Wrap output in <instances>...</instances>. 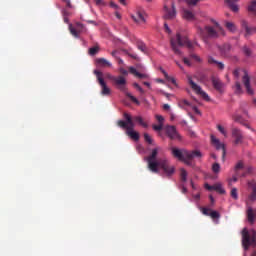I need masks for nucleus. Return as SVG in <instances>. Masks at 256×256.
Wrapping results in <instances>:
<instances>
[{"label":"nucleus","instance_id":"1","mask_svg":"<svg viewBox=\"0 0 256 256\" xmlns=\"http://www.w3.org/2000/svg\"><path fill=\"white\" fill-rule=\"evenodd\" d=\"M160 147H156L152 150L151 154L146 158L148 163V169L152 173H159V169H162L166 177H171L175 173V167L169 164V160L161 158L157 160L159 155Z\"/></svg>","mask_w":256,"mask_h":256},{"label":"nucleus","instance_id":"2","mask_svg":"<svg viewBox=\"0 0 256 256\" xmlns=\"http://www.w3.org/2000/svg\"><path fill=\"white\" fill-rule=\"evenodd\" d=\"M171 153L175 159H178V161H183V163L186 165H193V159H195V157L197 159H201V157H203V154L199 150L189 151L186 149L172 147Z\"/></svg>","mask_w":256,"mask_h":256},{"label":"nucleus","instance_id":"3","mask_svg":"<svg viewBox=\"0 0 256 256\" xmlns=\"http://www.w3.org/2000/svg\"><path fill=\"white\" fill-rule=\"evenodd\" d=\"M170 45L175 55H181V50H179V47H187L188 49H193L195 46V44L191 42L186 35L183 34H175V36H171Z\"/></svg>","mask_w":256,"mask_h":256},{"label":"nucleus","instance_id":"4","mask_svg":"<svg viewBox=\"0 0 256 256\" xmlns=\"http://www.w3.org/2000/svg\"><path fill=\"white\" fill-rule=\"evenodd\" d=\"M124 118L126 121L119 120L117 122L118 127L126 130V135L133 139V141H139V132L135 131V122H133V118L128 113H124Z\"/></svg>","mask_w":256,"mask_h":256},{"label":"nucleus","instance_id":"5","mask_svg":"<svg viewBox=\"0 0 256 256\" xmlns=\"http://www.w3.org/2000/svg\"><path fill=\"white\" fill-rule=\"evenodd\" d=\"M255 235L256 232L254 229L252 230H247V228H243L242 230V245L245 249V251H247V249H249V247L255 245Z\"/></svg>","mask_w":256,"mask_h":256},{"label":"nucleus","instance_id":"6","mask_svg":"<svg viewBox=\"0 0 256 256\" xmlns=\"http://www.w3.org/2000/svg\"><path fill=\"white\" fill-rule=\"evenodd\" d=\"M94 75H96V79L102 88L101 95H111V89L107 87V83H105V79L103 78V72L99 70H94Z\"/></svg>","mask_w":256,"mask_h":256},{"label":"nucleus","instance_id":"7","mask_svg":"<svg viewBox=\"0 0 256 256\" xmlns=\"http://www.w3.org/2000/svg\"><path fill=\"white\" fill-rule=\"evenodd\" d=\"M188 83L191 87V89L196 93V95H200L202 99H205V101H209V95L206 94L205 91L199 86L195 81H193V78L191 76H188Z\"/></svg>","mask_w":256,"mask_h":256},{"label":"nucleus","instance_id":"8","mask_svg":"<svg viewBox=\"0 0 256 256\" xmlns=\"http://www.w3.org/2000/svg\"><path fill=\"white\" fill-rule=\"evenodd\" d=\"M164 129L167 137L171 139V141H181V134H179V131H177V127L167 125Z\"/></svg>","mask_w":256,"mask_h":256},{"label":"nucleus","instance_id":"9","mask_svg":"<svg viewBox=\"0 0 256 256\" xmlns=\"http://www.w3.org/2000/svg\"><path fill=\"white\" fill-rule=\"evenodd\" d=\"M164 19L168 20V21H172V19H175V17H177V10L175 9V3H171V8H169V6H167V2L164 3Z\"/></svg>","mask_w":256,"mask_h":256},{"label":"nucleus","instance_id":"10","mask_svg":"<svg viewBox=\"0 0 256 256\" xmlns=\"http://www.w3.org/2000/svg\"><path fill=\"white\" fill-rule=\"evenodd\" d=\"M114 85L119 89V91H122V93H127V79L123 76H116L114 78Z\"/></svg>","mask_w":256,"mask_h":256},{"label":"nucleus","instance_id":"11","mask_svg":"<svg viewBox=\"0 0 256 256\" xmlns=\"http://www.w3.org/2000/svg\"><path fill=\"white\" fill-rule=\"evenodd\" d=\"M244 75L242 77V83L244 84V87L248 93V95H253L255 92L253 91V88H251V77L249 76V72L247 70H242Z\"/></svg>","mask_w":256,"mask_h":256},{"label":"nucleus","instance_id":"12","mask_svg":"<svg viewBox=\"0 0 256 256\" xmlns=\"http://www.w3.org/2000/svg\"><path fill=\"white\" fill-rule=\"evenodd\" d=\"M211 139V143L212 145H214V147H216L217 151H219L220 149H222V159L223 161H225V155H226V150H225V144L221 143V141L215 137V135H211L210 136Z\"/></svg>","mask_w":256,"mask_h":256},{"label":"nucleus","instance_id":"13","mask_svg":"<svg viewBox=\"0 0 256 256\" xmlns=\"http://www.w3.org/2000/svg\"><path fill=\"white\" fill-rule=\"evenodd\" d=\"M70 33H83L86 31L85 26L80 22H76L74 25L69 24Z\"/></svg>","mask_w":256,"mask_h":256},{"label":"nucleus","instance_id":"14","mask_svg":"<svg viewBox=\"0 0 256 256\" xmlns=\"http://www.w3.org/2000/svg\"><path fill=\"white\" fill-rule=\"evenodd\" d=\"M201 211L203 215H206L207 217H211V219H219L221 217V214H219L215 210L211 211V209L209 208H201Z\"/></svg>","mask_w":256,"mask_h":256},{"label":"nucleus","instance_id":"15","mask_svg":"<svg viewBox=\"0 0 256 256\" xmlns=\"http://www.w3.org/2000/svg\"><path fill=\"white\" fill-rule=\"evenodd\" d=\"M232 135L235 139V141H234L235 145H239V144L243 143V133H241V130L234 128L232 130Z\"/></svg>","mask_w":256,"mask_h":256},{"label":"nucleus","instance_id":"16","mask_svg":"<svg viewBox=\"0 0 256 256\" xmlns=\"http://www.w3.org/2000/svg\"><path fill=\"white\" fill-rule=\"evenodd\" d=\"M240 25L245 33H256V26H249V23L245 20H241Z\"/></svg>","mask_w":256,"mask_h":256},{"label":"nucleus","instance_id":"17","mask_svg":"<svg viewBox=\"0 0 256 256\" xmlns=\"http://www.w3.org/2000/svg\"><path fill=\"white\" fill-rule=\"evenodd\" d=\"M132 20L134 23H137V25H143L145 24V16H143V13L137 12L136 14L132 15Z\"/></svg>","mask_w":256,"mask_h":256},{"label":"nucleus","instance_id":"18","mask_svg":"<svg viewBox=\"0 0 256 256\" xmlns=\"http://www.w3.org/2000/svg\"><path fill=\"white\" fill-rule=\"evenodd\" d=\"M211 22L213 23L214 27L211 26H206V33H215L216 31H221V25H219V22L215 21V20H211Z\"/></svg>","mask_w":256,"mask_h":256},{"label":"nucleus","instance_id":"19","mask_svg":"<svg viewBox=\"0 0 256 256\" xmlns=\"http://www.w3.org/2000/svg\"><path fill=\"white\" fill-rule=\"evenodd\" d=\"M211 81L214 89H216V91H219V93H221L223 91V82H221L219 78H216V77H212Z\"/></svg>","mask_w":256,"mask_h":256},{"label":"nucleus","instance_id":"20","mask_svg":"<svg viewBox=\"0 0 256 256\" xmlns=\"http://www.w3.org/2000/svg\"><path fill=\"white\" fill-rule=\"evenodd\" d=\"M133 123H138V125H141V127H144V129H147V127H149V124H147V122H145V120H143V117L141 116H134L131 117Z\"/></svg>","mask_w":256,"mask_h":256},{"label":"nucleus","instance_id":"21","mask_svg":"<svg viewBox=\"0 0 256 256\" xmlns=\"http://www.w3.org/2000/svg\"><path fill=\"white\" fill-rule=\"evenodd\" d=\"M220 53L223 57H229L231 53V46L229 44H224L220 47Z\"/></svg>","mask_w":256,"mask_h":256},{"label":"nucleus","instance_id":"22","mask_svg":"<svg viewBox=\"0 0 256 256\" xmlns=\"http://www.w3.org/2000/svg\"><path fill=\"white\" fill-rule=\"evenodd\" d=\"M237 1L239 0H225L228 7H230L231 11L237 13L239 11V6H237Z\"/></svg>","mask_w":256,"mask_h":256},{"label":"nucleus","instance_id":"23","mask_svg":"<svg viewBox=\"0 0 256 256\" xmlns=\"http://www.w3.org/2000/svg\"><path fill=\"white\" fill-rule=\"evenodd\" d=\"M247 219L250 225H253L255 223V212L251 207L247 209Z\"/></svg>","mask_w":256,"mask_h":256},{"label":"nucleus","instance_id":"24","mask_svg":"<svg viewBox=\"0 0 256 256\" xmlns=\"http://www.w3.org/2000/svg\"><path fill=\"white\" fill-rule=\"evenodd\" d=\"M183 17L186 21H195V14L191 12V10L184 9L183 10Z\"/></svg>","mask_w":256,"mask_h":256},{"label":"nucleus","instance_id":"25","mask_svg":"<svg viewBox=\"0 0 256 256\" xmlns=\"http://www.w3.org/2000/svg\"><path fill=\"white\" fill-rule=\"evenodd\" d=\"M208 63H210V65H212L213 63L215 65H217L218 69H221V71H223V69H225V64H223L222 62H219L217 60H215L213 57H208Z\"/></svg>","mask_w":256,"mask_h":256},{"label":"nucleus","instance_id":"26","mask_svg":"<svg viewBox=\"0 0 256 256\" xmlns=\"http://www.w3.org/2000/svg\"><path fill=\"white\" fill-rule=\"evenodd\" d=\"M213 39H217V34L216 33H206L204 34V43H211Z\"/></svg>","mask_w":256,"mask_h":256},{"label":"nucleus","instance_id":"27","mask_svg":"<svg viewBox=\"0 0 256 256\" xmlns=\"http://www.w3.org/2000/svg\"><path fill=\"white\" fill-rule=\"evenodd\" d=\"M96 63H97V65H99V67H111V62H109L105 58H98L96 60Z\"/></svg>","mask_w":256,"mask_h":256},{"label":"nucleus","instance_id":"28","mask_svg":"<svg viewBox=\"0 0 256 256\" xmlns=\"http://www.w3.org/2000/svg\"><path fill=\"white\" fill-rule=\"evenodd\" d=\"M248 11L249 13H251V15L256 17V0L250 2V4L248 5Z\"/></svg>","mask_w":256,"mask_h":256},{"label":"nucleus","instance_id":"29","mask_svg":"<svg viewBox=\"0 0 256 256\" xmlns=\"http://www.w3.org/2000/svg\"><path fill=\"white\" fill-rule=\"evenodd\" d=\"M234 93L236 95H241V93H243V88L241 87V83L239 81H236V83H235Z\"/></svg>","mask_w":256,"mask_h":256},{"label":"nucleus","instance_id":"30","mask_svg":"<svg viewBox=\"0 0 256 256\" xmlns=\"http://www.w3.org/2000/svg\"><path fill=\"white\" fill-rule=\"evenodd\" d=\"M180 179L183 183L187 182V170L185 168L180 169Z\"/></svg>","mask_w":256,"mask_h":256},{"label":"nucleus","instance_id":"31","mask_svg":"<svg viewBox=\"0 0 256 256\" xmlns=\"http://www.w3.org/2000/svg\"><path fill=\"white\" fill-rule=\"evenodd\" d=\"M214 191H217L220 195H225V189H223L221 184H214Z\"/></svg>","mask_w":256,"mask_h":256},{"label":"nucleus","instance_id":"32","mask_svg":"<svg viewBox=\"0 0 256 256\" xmlns=\"http://www.w3.org/2000/svg\"><path fill=\"white\" fill-rule=\"evenodd\" d=\"M233 121H235V123H240L241 125H243V116L239 115V114H234L232 116Z\"/></svg>","mask_w":256,"mask_h":256},{"label":"nucleus","instance_id":"33","mask_svg":"<svg viewBox=\"0 0 256 256\" xmlns=\"http://www.w3.org/2000/svg\"><path fill=\"white\" fill-rule=\"evenodd\" d=\"M225 27L230 31L231 33H234L236 31L235 24L233 22H226Z\"/></svg>","mask_w":256,"mask_h":256},{"label":"nucleus","instance_id":"34","mask_svg":"<svg viewBox=\"0 0 256 256\" xmlns=\"http://www.w3.org/2000/svg\"><path fill=\"white\" fill-rule=\"evenodd\" d=\"M242 51H243V53H244V55L246 56V57H251V55H252V51H251V48H249V47H247V46H243V48H242Z\"/></svg>","mask_w":256,"mask_h":256},{"label":"nucleus","instance_id":"35","mask_svg":"<svg viewBox=\"0 0 256 256\" xmlns=\"http://www.w3.org/2000/svg\"><path fill=\"white\" fill-rule=\"evenodd\" d=\"M230 195L232 197V199H234L235 201H237V199H239V194L237 192V188H232Z\"/></svg>","mask_w":256,"mask_h":256},{"label":"nucleus","instance_id":"36","mask_svg":"<svg viewBox=\"0 0 256 256\" xmlns=\"http://www.w3.org/2000/svg\"><path fill=\"white\" fill-rule=\"evenodd\" d=\"M126 95H127V97H129V99L131 100L132 103H135L136 105L141 104V102H139V100L137 98H135V96L131 95V93H127Z\"/></svg>","mask_w":256,"mask_h":256},{"label":"nucleus","instance_id":"37","mask_svg":"<svg viewBox=\"0 0 256 256\" xmlns=\"http://www.w3.org/2000/svg\"><path fill=\"white\" fill-rule=\"evenodd\" d=\"M249 201H256V187L252 188V192L248 197Z\"/></svg>","mask_w":256,"mask_h":256},{"label":"nucleus","instance_id":"38","mask_svg":"<svg viewBox=\"0 0 256 256\" xmlns=\"http://www.w3.org/2000/svg\"><path fill=\"white\" fill-rule=\"evenodd\" d=\"M212 171L213 173H219V171H221V165H219V163H214L212 165Z\"/></svg>","mask_w":256,"mask_h":256},{"label":"nucleus","instance_id":"39","mask_svg":"<svg viewBox=\"0 0 256 256\" xmlns=\"http://www.w3.org/2000/svg\"><path fill=\"white\" fill-rule=\"evenodd\" d=\"M144 140L149 145H153V138H151V136L148 133H144Z\"/></svg>","mask_w":256,"mask_h":256},{"label":"nucleus","instance_id":"40","mask_svg":"<svg viewBox=\"0 0 256 256\" xmlns=\"http://www.w3.org/2000/svg\"><path fill=\"white\" fill-rule=\"evenodd\" d=\"M243 169V162H238L235 166L236 175L239 176V170Z\"/></svg>","mask_w":256,"mask_h":256},{"label":"nucleus","instance_id":"41","mask_svg":"<svg viewBox=\"0 0 256 256\" xmlns=\"http://www.w3.org/2000/svg\"><path fill=\"white\" fill-rule=\"evenodd\" d=\"M217 129H218V131H220V133L222 135H224V137H227V131L225 130V128L223 126L217 125Z\"/></svg>","mask_w":256,"mask_h":256},{"label":"nucleus","instance_id":"42","mask_svg":"<svg viewBox=\"0 0 256 256\" xmlns=\"http://www.w3.org/2000/svg\"><path fill=\"white\" fill-rule=\"evenodd\" d=\"M99 51L98 47H92L89 49V54L90 55H97V52Z\"/></svg>","mask_w":256,"mask_h":256},{"label":"nucleus","instance_id":"43","mask_svg":"<svg viewBox=\"0 0 256 256\" xmlns=\"http://www.w3.org/2000/svg\"><path fill=\"white\" fill-rule=\"evenodd\" d=\"M240 73H241V68H236L234 71H233V75L236 79H239L240 77Z\"/></svg>","mask_w":256,"mask_h":256},{"label":"nucleus","instance_id":"44","mask_svg":"<svg viewBox=\"0 0 256 256\" xmlns=\"http://www.w3.org/2000/svg\"><path fill=\"white\" fill-rule=\"evenodd\" d=\"M161 72L163 73L166 81L171 82V79H173V77L169 76V74H167V72L165 70H163V69H161Z\"/></svg>","mask_w":256,"mask_h":256},{"label":"nucleus","instance_id":"45","mask_svg":"<svg viewBox=\"0 0 256 256\" xmlns=\"http://www.w3.org/2000/svg\"><path fill=\"white\" fill-rule=\"evenodd\" d=\"M128 69H129V73H131L132 75H135V77H137V74L139 72L137 71V69H135V67L131 66Z\"/></svg>","mask_w":256,"mask_h":256},{"label":"nucleus","instance_id":"46","mask_svg":"<svg viewBox=\"0 0 256 256\" xmlns=\"http://www.w3.org/2000/svg\"><path fill=\"white\" fill-rule=\"evenodd\" d=\"M138 49L142 52H145V44L143 42H138Z\"/></svg>","mask_w":256,"mask_h":256},{"label":"nucleus","instance_id":"47","mask_svg":"<svg viewBox=\"0 0 256 256\" xmlns=\"http://www.w3.org/2000/svg\"><path fill=\"white\" fill-rule=\"evenodd\" d=\"M191 59H195L197 63H201V58L196 54H190Z\"/></svg>","mask_w":256,"mask_h":256},{"label":"nucleus","instance_id":"48","mask_svg":"<svg viewBox=\"0 0 256 256\" xmlns=\"http://www.w3.org/2000/svg\"><path fill=\"white\" fill-rule=\"evenodd\" d=\"M154 131H161L163 130V124L160 125H153Z\"/></svg>","mask_w":256,"mask_h":256},{"label":"nucleus","instance_id":"49","mask_svg":"<svg viewBox=\"0 0 256 256\" xmlns=\"http://www.w3.org/2000/svg\"><path fill=\"white\" fill-rule=\"evenodd\" d=\"M134 87H135V89H137L140 93H142V94L145 93V90H143V88H141L138 83H134Z\"/></svg>","mask_w":256,"mask_h":256},{"label":"nucleus","instance_id":"50","mask_svg":"<svg viewBox=\"0 0 256 256\" xmlns=\"http://www.w3.org/2000/svg\"><path fill=\"white\" fill-rule=\"evenodd\" d=\"M156 119L158 121V123H160V125H163V121H165V118H163V116L161 115H156Z\"/></svg>","mask_w":256,"mask_h":256},{"label":"nucleus","instance_id":"51","mask_svg":"<svg viewBox=\"0 0 256 256\" xmlns=\"http://www.w3.org/2000/svg\"><path fill=\"white\" fill-rule=\"evenodd\" d=\"M116 76H113L109 73L106 74V79H109V81H112V83L115 81Z\"/></svg>","mask_w":256,"mask_h":256},{"label":"nucleus","instance_id":"52","mask_svg":"<svg viewBox=\"0 0 256 256\" xmlns=\"http://www.w3.org/2000/svg\"><path fill=\"white\" fill-rule=\"evenodd\" d=\"M205 189H207V191H214L215 189V185H209V184H205Z\"/></svg>","mask_w":256,"mask_h":256},{"label":"nucleus","instance_id":"53","mask_svg":"<svg viewBox=\"0 0 256 256\" xmlns=\"http://www.w3.org/2000/svg\"><path fill=\"white\" fill-rule=\"evenodd\" d=\"M192 110L194 111V113H196V115H201V111L199 110V108H197V106H193Z\"/></svg>","mask_w":256,"mask_h":256},{"label":"nucleus","instance_id":"54","mask_svg":"<svg viewBox=\"0 0 256 256\" xmlns=\"http://www.w3.org/2000/svg\"><path fill=\"white\" fill-rule=\"evenodd\" d=\"M120 73H121V75H124V76L129 75V72L124 68H120Z\"/></svg>","mask_w":256,"mask_h":256},{"label":"nucleus","instance_id":"55","mask_svg":"<svg viewBox=\"0 0 256 256\" xmlns=\"http://www.w3.org/2000/svg\"><path fill=\"white\" fill-rule=\"evenodd\" d=\"M110 7L113 9H119V5H117L115 2H110Z\"/></svg>","mask_w":256,"mask_h":256},{"label":"nucleus","instance_id":"56","mask_svg":"<svg viewBox=\"0 0 256 256\" xmlns=\"http://www.w3.org/2000/svg\"><path fill=\"white\" fill-rule=\"evenodd\" d=\"M183 61L185 65H187L188 67H191V61H189L187 58H184Z\"/></svg>","mask_w":256,"mask_h":256},{"label":"nucleus","instance_id":"57","mask_svg":"<svg viewBox=\"0 0 256 256\" xmlns=\"http://www.w3.org/2000/svg\"><path fill=\"white\" fill-rule=\"evenodd\" d=\"M164 28L166 33H171V29L169 28V25H167V23H164Z\"/></svg>","mask_w":256,"mask_h":256},{"label":"nucleus","instance_id":"58","mask_svg":"<svg viewBox=\"0 0 256 256\" xmlns=\"http://www.w3.org/2000/svg\"><path fill=\"white\" fill-rule=\"evenodd\" d=\"M163 109L164 111H169V109H171V106H169V104H164Z\"/></svg>","mask_w":256,"mask_h":256},{"label":"nucleus","instance_id":"59","mask_svg":"<svg viewBox=\"0 0 256 256\" xmlns=\"http://www.w3.org/2000/svg\"><path fill=\"white\" fill-rule=\"evenodd\" d=\"M136 77H138L139 79H144V77H147L145 74H141L138 72V74H136Z\"/></svg>","mask_w":256,"mask_h":256},{"label":"nucleus","instance_id":"60","mask_svg":"<svg viewBox=\"0 0 256 256\" xmlns=\"http://www.w3.org/2000/svg\"><path fill=\"white\" fill-rule=\"evenodd\" d=\"M183 105H186L187 107H191V103L187 100H182Z\"/></svg>","mask_w":256,"mask_h":256},{"label":"nucleus","instance_id":"61","mask_svg":"<svg viewBox=\"0 0 256 256\" xmlns=\"http://www.w3.org/2000/svg\"><path fill=\"white\" fill-rule=\"evenodd\" d=\"M128 56L131 57L132 59H138L137 54L128 53Z\"/></svg>","mask_w":256,"mask_h":256},{"label":"nucleus","instance_id":"62","mask_svg":"<svg viewBox=\"0 0 256 256\" xmlns=\"http://www.w3.org/2000/svg\"><path fill=\"white\" fill-rule=\"evenodd\" d=\"M170 83H171L172 85L177 86V80H175V78H172V79L170 80Z\"/></svg>","mask_w":256,"mask_h":256},{"label":"nucleus","instance_id":"63","mask_svg":"<svg viewBox=\"0 0 256 256\" xmlns=\"http://www.w3.org/2000/svg\"><path fill=\"white\" fill-rule=\"evenodd\" d=\"M66 5H67V7H69L70 9H71V7H73V6L71 5V0H66Z\"/></svg>","mask_w":256,"mask_h":256},{"label":"nucleus","instance_id":"64","mask_svg":"<svg viewBox=\"0 0 256 256\" xmlns=\"http://www.w3.org/2000/svg\"><path fill=\"white\" fill-rule=\"evenodd\" d=\"M96 5H102L103 4V0H95Z\"/></svg>","mask_w":256,"mask_h":256}]
</instances>
